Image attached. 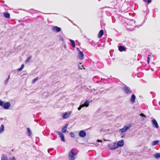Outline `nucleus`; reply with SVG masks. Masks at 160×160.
<instances>
[{
	"label": "nucleus",
	"instance_id": "nucleus-1",
	"mask_svg": "<svg viewBox=\"0 0 160 160\" xmlns=\"http://www.w3.org/2000/svg\"><path fill=\"white\" fill-rule=\"evenodd\" d=\"M75 150L74 149H72L71 150L69 153V160H75Z\"/></svg>",
	"mask_w": 160,
	"mask_h": 160
},
{
	"label": "nucleus",
	"instance_id": "nucleus-2",
	"mask_svg": "<svg viewBox=\"0 0 160 160\" xmlns=\"http://www.w3.org/2000/svg\"><path fill=\"white\" fill-rule=\"evenodd\" d=\"M10 103L9 102H7L4 103V102L0 100V106L2 107L4 109H7L10 107Z\"/></svg>",
	"mask_w": 160,
	"mask_h": 160
},
{
	"label": "nucleus",
	"instance_id": "nucleus-3",
	"mask_svg": "<svg viewBox=\"0 0 160 160\" xmlns=\"http://www.w3.org/2000/svg\"><path fill=\"white\" fill-rule=\"evenodd\" d=\"M131 124H129L125 125L123 128L120 129V132L122 133H123L130 129L131 126Z\"/></svg>",
	"mask_w": 160,
	"mask_h": 160
},
{
	"label": "nucleus",
	"instance_id": "nucleus-4",
	"mask_svg": "<svg viewBox=\"0 0 160 160\" xmlns=\"http://www.w3.org/2000/svg\"><path fill=\"white\" fill-rule=\"evenodd\" d=\"M116 143L114 142L112 144H108V146L109 148V149L111 150H112L117 148L116 146Z\"/></svg>",
	"mask_w": 160,
	"mask_h": 160
},
{
	"label": "nucleus",
	"instance_id": "nucleus-5",
	"mask_svg": "<svg viewBox=\"0 0 160 160\" xmlns=\"http://www.w3.org/2000/svg\"><path fill=\"white\" fill-rule=\"evenodd\" d=\"M123 90L125 93L127 94L131 93L132 92L130 88L128 87H124L123 88Z\"/></svg>",
	"mask_w": 160,
	"mask_h": 160
},
{
	"label": "nucleus",
	"instance_id": "nucleus-6",
	"mask_svg": "<svg viewBox=\"0 0 160 160\" xmlns=\"http://www.w3.org/2000/svg\"><path fill=\"white\" fill-rule=\"evenodd\" d=\"M124 145V141H118L117 143H116V146L117 148L123 146Z\"/></svg>",
	"mask_w": 160,
	"mask_h": 160
},
{
	"label": "nucleus",
	"instance_id": "nucleus-7",
	"mask_svg": "<svg viewBox=\"0 0 160 160\" xmlns=\"http://www.w3.org/2000/svg\"><path fill=\"white\" fill-rule=\"evenodd\" d=\"M86 135V132L84 130H81L80 131L79 133V136L82 138L85 137Z\"/></svg>",
	"mask_w": 160,
	"mask_h": 160
},
{
	"label": "nucleus",
	"instance_id": "nucleus-8",
	"mask_svg": "<svg viewBox=\"0 0 160 160\" xmlns=\"http://www.w3.org/2000/svg\"><path fill=\"white\" fill-rule=\"evenodd\" d=\"M152 123L153 126L156 128H158L159 126L156 120L155 119H153L152 120Z\"/></svg>",
	"mask_w": 160,
	"mask_h": 160
},
{
	"label": "nucleus",
	"instance_id": "nucleus-9",
	"mask_svg": "<svg viewBox=\"0 0 160 160\" xmlns=\"http://www.w3.org/2000/svg\"><path fill=\"white\" fill-rule=\"evenodd\" d=\"M71 114L70 112H66L62 114V117L64 119H66L69 117Z\"/></svg>",
	"mask_w": 160,
	"mask_h": 160
},
{
	"label": "nucleus",
	"instance_id": "nucleus-10",
	"mask_svg": "<svg viewBox=\"0 0 160 160\" xmlns=\"http://www.w3.org/2000/svg\"><path fill=\"white\" fill-rule=\"evenodd\" d=\"M128 155L129 156H132V155L133 156V157H135L136 156H138V155H139V152H128Z\"/></svg>",
	"mask_w": 160,
	"mask_h": 160
},
{
	"label": "nucleus",
	"instance_id": "nucleus-11",
	"mask_svg": "<svg viewBox=\"0 0 160 160\" xmlns=\"http://www.w3.org/2000/svg\"><path fill=\"white\" fill-rule=\"evenodd\" d=\"M136 97L134 94L132 95L130 98V101L132 103H134L135 102Z\"/></svg>",
	"mask_w": 160,
	"mask_h": 160
},
{
	"label": "nucleus",
	"instance_id": "nucleus-12",
	"mask_svg": "<svg viewBox=\"0 0 160 160\" xmlns=\"http://www.w3.org/2000/svg\"><path fill=\"white\" fill-rule=\"evenodd\" d=\"M118 50L120 52L125 51L126 50V48L122 46H120L118 47Z\"/></svg>",
	"mask_w": 160,
	"mask_h": 160
},
{
	"label": "nucleus",
	"instance_id": "nucleus-13",
	"mask_svg": "<svg viewBox=\"0 0 160 160\" xmlns=\"http://www.w3.org/2000/svg\"><path fill=\"white\" fill-rule=\"evenodd\" d=\"M3 15L4 17L7 18H10V14L7 12H4L3 13Z\"/></svg>",
	"mask_w": 160,
	"mask_h": 160
},
{
	"label": "nucleus",
	"instance_id": "nucleus-14",
	"mask_svg": "<svg viewBox=\"0 0 160 160\" xmlns=\"http://www.w3.org/2000/svg\"><path fill=\"white\" fill-rule=\"evenodd\" d=\"M78 57L80 59H82L83 58V54L82 52L80 51L78 55Z\"/></svg>",
	"mask_w": 160,
	"mask_h": 160
},
{
	"label": "nucleus",
	"instance_id": "nucleus-15",
	"mask_svg": "<svg viewBox=\"0 0 160 160\" xmlns=\"http://www.w3.org/2000/svg\"><path fill=\"white\" fill-rule=\"evenodd\" d=\"M53 29L54 31H55L57 32H58L61 31V29L60 28H59L57 26H54L53 28Z\"/></svg>",
	"mask_w": 160,
	"mask_h": 160
},
{
	"label": "nucleus",
	"instance_id": "nucleus-16",
	"mask_svg": "<svg viewBox=\"0 0 160 160\" xmlns=\"http://www.w3.org/2000/svg\"><path fill=\"white\" fill-rule=\"evenodd\" d=\"M104 32L103 30H101L99 31L98 34V37L99 38H101L102 35H103Z\"/></svg>",
	"mask_w": 160,
	"mask_h": 160
},
{
	"label": "nucleus",
	"instance_id": "nucleus-17",
	"mask_svg": "<svg viewBox=\"0 0 160 160\" xmlns=\"http://www.w3.org/2000/svg\"><path fill=\"white\" fill-rule=\"evenodd\" d=\"M68 125V123L67 124H66L65 126L62 129V132L65 133L66 132Z\"/></svg>",
	"mask_w": 160,
	"mask_h": 160
},
{
	"label": "nucleus",
	"instance_id": "nucleus-18",
	"mask_svg": "<svg viewBox=\"0 0 160 160\" xmlns=\"http://www.w3.org/2000/svg\"><path fill=\"white\" fill-rule=\"evenodd\" d=\"M58 133L60 137L61 138V140H65L63 134L60 132H58Z\"/></svg>",
	"mask_w": 160,
	"mask_h": 160
},
{
	"label": "nucleus",
	"instance_id": "nucleus-19",
	"mask_svg": "<svg viewBox=\"0 0 160 160\" xmlns=\"http://www.w3.org/2000/svg\"><path fill=\"white\" fill-rule=\"evenodd\" d=\"M1 160H9V159L6 155L3 154L2 156Z\"/></svg>",
	"mask_w": 160,
	"mask_h": 160
},
{
	"label": "nucleus",
	"instance_id": "nucleus-20",
	"mask_svg": "<svg viewBox=\"0 0 160 160\" xmlns=\"http://www.w3.org/2000/svg\"><path fill=\"white\" fill-rule=\"evenodd\" d=\"M4 130V127L3 124L1 125L0 127V134L2 133Z\"/></svg>",
	"mask_w": 160,
	"mask_h": 160
},
{
	"label": "nucleus",
	"instance_id": "nucleus-21",
	"mask_svg": "<svg viewBox=\"0 0 160 160\" xmlns=\"http://www.w3.org/2000/svg\"><path fill=\"white\" fill-rule=\"evenodd\" d=\"M89 101L88 100H87L84 103V104H82V105H84V107H87L89 106Z\"/></svg>",
	"mask_w": 160,
	"mask_h": 160
},
{
	"label": "nucleus",
	"instance_id": "nucleus-22",
	"mask_svg": "<svg viewBox=\"0 0 160 160\" xmlns=\"http://www.w3.org/2000/svg\"><path fill=\"white\" fill-rule=\"evenodd\" d=\"M146 118V116L143 114L142 113H141V120L143 121Z\"/></svg>",
	"mask_w": 160,
	"mask_h": 160
},
{
	"label": "nucleus",
	"instance_id": "nucleus-23",
	"mask_svg": "<svg viewBox=\"0 0 160 160\" xmlns=\"http://www.w3.org/2000/svg\"><path fill=\"white\" fill-rule=\"evenodd\" d=\"M70 41L73 47L75 48V43L74 41L71 39H70Z\"/></svg>",
	"mask_w": 160,
	"mask_h": 160
},
{
	"label": "nucleus",
	"instance_id": "nucleus-24",
	"mask_svg": "<svg viewBox=\"0 0 160 160\" xmlns=\"http://www.w3.org/2000/svg\"><path fill=\"white\" fill-rule=\"evenodd\" d=\"M27 132L28 135L29 136H31L32 134V131L29 128H27Z\"/></svg>",
	"mask_w": 160,
	"mask_h": 160
},
{
	"label": "nucleus",
	"instance_id": "nucleus-25",
	"mask_svg": "<svg viewBox=\"0 0 160 160\" xmlns=\"http://www.w3.org/2000/svg\"><path fill=\"white\" fill-rule=\"evenodd\" d=\"M24 65L23 64H22L21 67L20 68L18 69V71H22V70L23 68H24Z\"/></svg>",
	"mask_w": 160,
	"mask_h": 160
},
{
	"label": "nucleus",
	"instance_id": "nucleus-26",
	"mask_svg": "<svg viewBox=\"0 0 160 160\" xmlns=\"http://www.w3.org/2000/svg\"><path fill=\"white\" fill-rule=\"evenodd\" d=\"M159 143V141H154L152 144V145H155Z\"/></svg>",
	"mask_w": 160,
	"mask_h": 160
},
{
	"label": "nucleus",
	"instance_id": "nucleus-27",
	"mask_svg": "<svg viewBox=\"0 0 160 160\" xmlns=\"http://www.w3.org/2000/svg\"><path fill=\"white\" fill-rule=\"evenodd\" d=\"M154 156L157 159L159 158H160V153H157L154 155Z\"/></svg>",
	"mask_w": 160,
	"mask_h": 160
},
{
	"label": "nucleus",
	"instance_id": "nucleus-28",
	"mask_svg": "<svg viewBox=\"0 0 160 160\" xmlns=\"http://www.w3.org/2000/svg\"><path fill=\"white\" fill-rule=\"evenodd\" d=\"M31 58H32V56H29L25 61V63H27L29 61Z\"/></svg>",
	"mask_w": 160,
	"mask_h": 160
},
{
	"label": "nucleus",
	"instance_id": "nucleus-29",
	"mask_svg": "<svg viewBox=\"0 0 160 160\" xmlns=\"http://www.w3.org/2000/svg\"><path fill=\"white\" fill-rule=\"evenodd\" d=\"M38 79V77H37L36 78H34V79H33V80L32 81V83H34V82H35Z\"/></svg>",
	"mask_w": 160,
	"mask_h": 160
},
{
	"label": "nucleus",
	"instance_id": "nucleus-30",
	"mask_svg": "<svg viewBox=\"0 0 160 160\" xmlns=\"http://www.w3.org/2000/svg\"><path fill=\"white\" fill-rule=\"evenodd\" d=\"M10 78V76L9 75L8 78L5 81V84H7L8 83V80Z\"/></svg>",
	"mask_w": 160,
	"mask_h": 160
},
{
	"label": "nucleus",
	"instance_id": "nucleus-31",
	"mask_svg": "<svg viewBox=\"0 0 160 160\" xmlns=\"http://www.w3.org/2000/svg\"><path fill=\"white\" fill-rule=\"evenodd\" d=\"M84 107V105H80V106L78 108V109L79 110H81V108H83Z\"/></svg>",
	"mask_w": 160,
	"mask_h": 160
},
{
	"label": "nucleus",
	"instance_id": "nucleus-32",
	"mask_svg": "<svg viewBox=\"0 0 160 160\" xmlns=\"http://www.w3.org/2000/svg\"><path fill=\"white\" fill-rule=\"evenodd\" d=\"M144 2H147L149 3H151V0H143Z\"/></svg>",
	"mask_w": 160,
	"mask_h": 160
},
{
	"label": "nucleus",
	"instance_id": "nucleus-33",
	"mask_svg": "<svg viewBox=\"0 0 160 160\" xmlns=\"http://www.w3.org/2000/svg\"><path fill=\"white\" fill-rule=\"evenodd\" d=\"M70 134L71 136L72 137H75V135L74 133L72 132H71L70 133Z\"/></svg>",
	"mask_w": 160,
	"mask_h": 160
},
{
	"label": "nucleus",
	"instance_id": "nucleus-34",
	"mask_svg": "<svg viewBox=\"0 0 160 160\" xmlns=\"http://www.w3.org/2000/svg\"><path fill=\"white\" fill-rule=\"evenodd\" d=\"M9 160H16V159L13 157L12 158H9Z\"/></svg>",
	"mask_w": 160,
	"mask_h": 160
},
{
	"label": "nucleus",
	"instance_id": "nucleus-35",
	"mask_svg": "<svg viewBox=\"0 0 160 160\" xmlns=\"http://www.w3.org/2000/svg\"><path fill=\"white\" fill-rule=\"evenodd\" d=\"M53 148H50V149H48V153H50V155H52V153H51V152H49V151H50V150H53Z\"/></svg>",
	"mask_w": 160,
	"mask_h": 160
},
{
	"label": "nucleus",
	"instance_id": "nucleus-36",
	"mask_svg": "<svg viewBox=\"0 0 160 160\" xmlns=\"http://www.w3.org/2000/svg\"><path fill=\"white\" fill-rule=\"evenodd\" d=\"M150 61V58L149 57H148V61L147 62L148 64L149 63Z\"/></svg>",
	"mask_w": 160,
	"mask_h": 160
},
{
	"label": "nucleus",
	"instance_id": "nucleus-37",
	"mask_svg": "<svg viewBox=\"0 0 160 160\" xmlns=\"http://www.w3.org/2000/svg\"><path fill=\"white\" fill-rule=\"evenodd\" d=\"M90 144L89 143L88 144H86L85 145L86 146H91V145H89Z\"/></svg>",
	"mask_w": 160,
	"mask_h": 160
},
{
	"label": "nucleus",
	"instance_id": "nucleus-38",
	"mask_svg": "<svg viewBox=\"0 0 160 160\" xmlns=\"http://www.w3.org/2000/svg\"><path fill=\"white\" fill-rule=\"evenodd\" d=\"M82 68H83V65L82 66L81 68H80V69H82Z\"/></svg>",
	"mask_w": 160,
	"mask_h": 160
},
{
	"label": "nucleus",
	"instance_id": "nucleus-39",
	"mask_svg": "<svg viewBox=\"0 0 160 160\" xmlns=\"http://www.w3.org/2000/svg\"><path fill=\"white\" fill-rule=\"evenodd\" d=\"M97 142H102V141H99V140H98V141H97Z\"/></svg>",
	"mask_w": 160,
	"mask_h": 160
},
{
	"label": "nucleus",
	"instance_id": "nucleus-40",
	"mask_svg": "<svg viewBox=\"0 0 160 160\" xmlns=\"http://www.w3.org/2000/svg\"><path fill=\"white\" fill-rule=\"evenodd\" d=\"M103 140H106L105 139H103Z\"/></svg>",
	"mask_w": 160,
	"mask_h": 160
}]
</instances>
